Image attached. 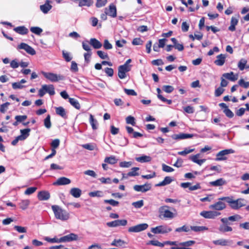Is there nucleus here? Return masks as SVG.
<instances>
[{
    "label": "nucleus",
    "mask_w": 249,
    "mask_h": 249,
    "mask_svg": "<svg viewBox=\"0 0 249 249\" xmlns=\"http://www.w3.org/2000/svg\"><path fill=\"white\" fill-rule=\"evenodd\" d=\"M220 200H225L229 203L230 207L233 210H238L246 205V201L243 198H238L233 200L232 197H222L219 198Z\"/></svg>",
    "instance_id": "1"
},
{
    "label": "nucleus",
    "mask_w": 249,
    "mask_h": 249,
    "mask_svg": "<svg viewBox=\"0 0 249 249\" xmlns=\"http://www.w3.org/2000/svg\"><path fill=\"white\" fill-rule=\"evenodd\" d=\"M55 217L57 219L62 221H66L70 218V213L65 210L62 209L60 207L57 205H53L52 206Z\"/></svg>",
    "instance_id": "2"
},
{
    "label": "nucleus",
    "mask_w": 249,
    "mask_h": 249,
    "mask_svg": "<svg viewBox=\"0 0 249 249\" xmlns=\"http://www.w3.org/2000/svg\"><path fill=\"white\" fill-rule=\"evenodd\" d=\"M46 93H48L50 95L55 94L54 88L53 85H43L38 91V95L43 97Z\"/></svg>",
    "instance_id": "3"
},
{
    "label": "nucleus",
    "mask_w": 249,
    "mask_h": 249,
    "mask_svg": "<svg viewBox=\"0 0 249 249\" xmlns=\"http://www.w3.org/2000/svg\"><path fill=\"white\" fill-rule=\"evenodd\" d=\"M42 74L44 76L51 82H57L59 80H63L65 77L62 75H57L52 72H46L42 71Z\"/></svg>",
    "instance_id": "4"
},
{
    "label": "nucleus",
    "mask_w": 249,
    "mask_h": 249,
    "mask_svg": "<svg viewBox=\"0 0 249 249\" xmlns=\"http://www.w3.org/2000/svg\"><path fill=\"white\" fill-rule=\"evenodd\" d=\"M172 231V229L167 225H160L152 228L151 231L155 234H165Z\"/></svg>",
    "instance_id": "5"
},
{
    "label": "nucleus",
    "mask_w": 249,
    "mask_h": 249,
    "mask_svg": "<svg viewBox=\"0 0 249 249\" xmlns=\"http://www.w3.org/2000/svg\"><path fill=\"white\" fill-rule=\"evenodd\" d=\"M234 150L232 149H225L219 151L216 155V161L225 160L227 159L226 156L234 153Z\"/></svg>",
    "instance_id": "6"
},
{
    "label": "nucleus",
    "mask_w": 249,
    "mask_h": 249,
    "mask_svg": "<svg viewBox=\"0 0 249 249\" xmlns=\"http://www.w3.org/2000/svg\"><path fill=\"white\" fill-rule=\"evenodd\" d=\"M169 207L167 205L161 206L159 209L160 213L164 218L172 219L175 216L174 214L168 210Z\"/></svg>",
    "instance_id": "7"
},
{
    "label": "nucleus",
    "mask_w": 249,
    "mask_h": 249,
    "mask_svg": "<svg viewBox=\"0 0 249 249\" xmlns=\"http://www.w3.org/2000/svg\"><path fill=\"white\" fill-rule=\"evenodd\" d=\"M148 225L146 223H142L129 228L128 231L130 232H139L147 229Z\"/></svg>",
    "instance_id": "8"
},
{
    "label": "nucleus",
    "mask_w": 249,
    "mask_h": 249,
    "mask_svg": "<svg viewBox=\"0 0 249 249\" xmlns=\"http://www.w3.org/2000/svg\"><path fill=\"white\" fill-rule=\"evenodd\" d=\"M221 213L217 211H203L200 213V215L205 218L209 219H214L216 217L220 215Z\"/></svg>",
    "instance_id": "9"
},
{
    "label": "nucleus",
    "mask_w": 249,
    "mask_h": 249,
    "mask_svg": "<svg viewBox=\"0 0 249 249\" xmlns=\"http://www.w3.org/2000/svg\"><path fill=\"white\" fill-rule=\"evenodd\" d=\"M18 49H23L28 53L33 55L36 53V51L31 46H29L25 43H21L18 46Z\"/></svg>",
    "instance_id": "10"
},
{
    "label": "nucleus",
    "mask_w": 249,
    "mask_h": 249,
    "mask_svg": "<svg viewBox=\"0 0 249 249\" xmlns=\"http://www.w3.org/2000/svg\"><path fill=\"white\" fill-rule=\"evenodd\" d=\"M127 221L125 219H118L107 223V225L109 227H116L120 226H124L126 225Z\"/></svg>",
    "instance_id": "11"
},
{
    "label": "nucleus",
    "mask_w": 249,
    "mask_h": 249,
    "mask_svg": "<svg viewBox=\"0 0 249 249\" xmlns=\"http://www.w3.org/2000/svg\"><path fill=\"white\" fill-rule=\"evenodd\" d=\"M130 71L129 67L125 65H121L118 68V76L120 79H124L126 77V72Z\"/></svg>",
    "instance_id": "12"
},
{
    "label": "nucleus",
    "mask_w": 249,
    "mask_h": 249,
    "mask_svg": "<svg viewBox=\"0 0 249 249\" xmlns=\"http://www.w3.org/2000/svg\"><path fill=\"white\" fill-rule=\"evenodd\" d=\"M133 188L134 190L137 192L144 193L151 189V185L149 183H145L142 185H135L134 186Z\"/></svg>",
    "instance_id": "13"
},
{
    "label": "nucleus",
    "mask_w": 249,
    "mask_h": 249,
    "mask_svg": "<svg viewBox=\"0 0 249 249\" xmlns=\"http://www.w3.org/2000/svg\"><path fill=\"white\" fill-rule=\"evenodd\" d=\"M78 239L77 235L74 233H70L68 235L64 236L59 238V242H69L72 241L77 240Z\"/></svg>",
    "instance_id": "14"
},
{
    "label": "nucleus",
    "mask_w": 249,
    "mask_h": 249,
    "mask_svg": "<svg viewBox=\"0 0 249 249\" xmlns=\"http://www.w3.org/2000/svg\"><path fill=\"white\" fill-rule=\"evenodd\" d=\"M216 203L210 205L209 208L211 209L215 210V211H221L225 209L226 208V204L222 202V200H220Z\"/></svg>",
    "instance_id": "15"
},
{
    "label": "nucleus",
    "mask_w": 249,
    "mask_h": 249,
    "mask_svg": "<svg viewBox=\"0 0 249 249\" xmlns=\"http://www.w3.org/2000/svg\"><path fill=\"white\" fill-rule=\"evenodd\" d=\"M194 136L193 134H185L180 133L177 134H173L171 136V138L174 140H182L191 138Z\"/></svg>",
    "instance_id": "16"
},
{
    "label": "nucleus",
    "mask_w": 249,
    "mask_h": 249,
    "mask_svg": "<svg viewBox=\"0 0 249 249\" xmlns=\"http://www.w3.org/2000/svg\"><path fill=\"white\" fill-rule=\"evenodd\" d=\"M105 11L108 14V16L112 18H115L117 16L116 7L113 4H111L108 6V8H106Z\"/></svg>",
    "instance_id": "17"
},
{
    "label": "nucleus",
    "mask_w": 249,
    "mask_h": 249,
    "mask_svg": "<svg viewBox=\"0 0 249 249\" xmlns=\"http://www.w3.org/2000/svg\"><path fill=\"white\" fill-rule=\"evenodd\" d=\"M242 218L241 216L239 214H235L232 216H229L228 218H223L221 219V221L223 224H230L229 221H236L240 220Z\"/></svg>",
    "instance_id": "18"
},
{
    "label": "nucleus",
    "mask_w": 249,
    "mask_h": 249,
    "mask_svg": "<svg viewBox=\"0 0 249 249\" xmlns=\"http://www.w3.org/2000/svg\"><path fill=\"white\" fill-rule=\"evenodd\" d=\"M71 180L66 177H61L58 178L57 180L53 183V185H65L71 183Z\"/></svg>",
    "instance_id": "19"
},
{
    "label": "nucleus",
    "mask_w": 249,
    "mask_h": 249,
    "mask_svg": "<svg viewBox=\"0 0 249 249\" xmlns=\"http://www.w3.org/2000/svg\"><path fill=\"white\" fill-rule=\"evenodd\" d=\"M51 1L46 0L45 3L40 6V10L44 14H47L52 8V6L50 4Z\"/></svg>",
    "instance_id": "20"
},
{
    "label": "nucleus",
    "mask_w": 249,
    "mask_h": 249,
    "mask_svg": "<svg viewBox=\"0 0 249 249\" xmlns=\"http://www.w3.org/2000/svg\"><path fill=\"white\" fill-rule=\"evenodd\" d=\"M226 56L223 54H220L216 56V59L214 61V64L217 66H221L225 62Z\"/></svg>",
    "instance_id": "21"
},
{
    "label": "nucleus",
    "mask_w": 249,
    "mask_h": 249,
    "mask_svg": "<svg viewBox=\"0 0 249 249\" xmlns=\"http://www.w3.org/2000/svg\"><path fill=\"white\" fill-rule=\"evenodd\" d=\"M173 181V179L172 177L169 176L166 177L163 181L159 182L155 185L156 187L164 186L170 184Z\"/></svg>",
    "instance_id": "22"
},
{
    "label": "nucleus",
    "mask_w": 249,
    "mask_h": 249,
    "mask_svg": "<svg viewBox=\"0 0 249 249\" xmlns=\"http://www.w3.org/2000/svg\"><path fill=\"white\" fill-rule=\"evenodd\" d=\"M14 31H15L17 33L21 35H27L29 32L28 29L24 26H20L15 27L14 29Z\"/></svg>",
    "instance_id": "23"
},
{
    "label": "nucleus",
    "mask_w": 249,
    "mask_h": 249,
    "mask_svg": "<svg viewBox=\"0 0 249 249\" xmlns=\"http://www.w3.org/2000/svg\"><path fill=\"white\" fill-rule=\"evenodd\" d=\"M89 43L95 49H98L102 47V44L97 39L91 38L89 40Z\"/></svg>",
    "instance_id": "24"
},
{
    "label": "nucleus",
    "mask_w": 249,
    "mask_h": 249,
    "mask_svg": "<svg viewBox=\"0 0 249 249\" xmlns=\"http://www.w3.org/2000/svg\"><path fill=\"white\" fill-rule=\"evenodd\" d=\"M226 181L222 178H219L215 181H211L209 184L212 186H221L226 184Z\"/></svg>",
    "instance_id": "25"
},
{
    "label": "nucleus",
    "mask_w": 249,
    "mask_h": 249,
    "mask_svg": "<svg viewBox=\"0 0 249 249\" xmlns=\"http://www.w3.org/2000/svg\"><path fill=\"white\" fill-rule=\"evenodd\" d=\"M37 197L40 200H46L49 199L50 195L48 192L41 191L38 193Z\"/></svg>",
    "instance_id": "26"
},
{
    "label": "nucleus",
    "mask_w": 249,
    "mask_h": 249,
    "mask_svg": "<svg viewBox=\"0 0 249 249\" xmlns=\"http://www.w3.org/2000/svg\"><path fill=\"white\" fill-rule=\"evenodd\" d=\"M21 134L18 136L23 141L25 140L30 135L31 129L27 128L20 130Z\"/></svg>",
    "instance_id": "27"
},
{
    "label": "nucleus",
    "mask_w": 249,
    "mask_h": 249,
    "mask_svg": "<svg viewBox=\"0 0 249 249\" xmlns=\"http://www.w3.org/2000/svg\"><path fill=\"white\" fill-rule=\"evenodd\" d=\"M70 194L75 198L79 197L82 194L81 190L78 188H72L70 192Z\"/></svg>",
    "instance_id": "28"
},
{
    "label": "nucleus",
    "mask_w": 249,
    "mask_h": 249,
    "mask_svg": "<svg viewBox=\"0 0 249 249\" xmlns=\"http://www.w3.org/2000/svg\"><path fill=\"white\" fill-rule=\"evenodd\" d=\"M55 112L57 115L61 116L63 118L66 119L67 118V115L66 114L65 109L63 107H56Z\"/></svg>",
    "instance_id": "29"
},
{
    "label": "nucleus",
    "mask_w": 249,
    "mask_h": 249,
    "mask_svg": "<svg viewBox=\"0 0 249 249\" xmlns=\"http://www.w3.org/2000/svg\"><path fill=\"white\" fill-rule=\"evenodd\" d=\"M238 22V20L236 18L232 17L231 20V25L228 28L229 30L231 32L234 31L236 29L235 26L237 24Z\"/></svg>",
    "instance_id": "30"
},
{
    "label": "nucleus",
    "mask_w": 249,
    "mask_h": 249,
    "mask_svg": "<svg viewBox=\"0 0 249 249\" xmlns=\"http://www.w3.org/2000/svg\"><path fill=\"white\" fill-rule=\"evenodd\" d=\"M229 225H230V224H223L222 225H221L219 227V231L222 232L232 231V228L230 226H229Z\"/></svg>",
    "instance_id": "31"
},
{
    "label": "nucleus",
    "mask_w": 249,
    "mask_h": 249,
    "mask_svg": "<svg viewBox=\"0 0 249 249\" xmlns=\"http://www.w3.org/2000/svg\"><path fill=\"white\" fill-rule=\"evenodd\" d=\"M135 159L138 162L143 163L150 161L151 160V158L150 156L144 155L141 157H137Z\"/></svg>",
    "instance_id": "32"
},
{
    "label": "nucleus",
    "mask_w": 249,
    "mask_h": 249,
    "mask_svg": "<svg viewBox=\"0 0 249 249\" xmlns=\"http://www.w3.org/2000/svg\"><path fill=\"white\" fill-rule=\"evenodd\" d=\"M30 203V201L29 199L22 200L19 203V206L20 208L24 210L27 209Z\"/></svg>",
    "instance_id": "33"
},
{
    "label": "nucleus",
    "mask_w": 249,
    "mask_h": 249,
    "mask_svg": "<svg viewBox=\"0 0 249 249\" xmlns=\"http://www.w3.org/2000/svg\"><path fill=\"white\" fill-rule=\"evenodd\" d=\"M69 101L70 103L75 108L77 109H79L80 108V105L76 99L73 98H69Z\"/></svg>",
    "instance_id": "34"
},
{
    "label": "nucleus",
    "mask_w": 249,
    "mask_h": 249,
    "mask_svg": "<svg viewBox=\"0 0 249 249\" xmlns=\"http://www.w3.org/2000/svg\"><path fill=\"white\" fill-rule=\"evenodd\" d=\"M222 76L224 78L232 81H235L237 80V78L235 77L232 71H231L230 73H225L222 75Z\"/></svg>",
    "instance_id": "35"
},
{
    "label": "nucleus",
    "mask_w": 249,
    "mask_h": 249,
    "mask_svg": "<svg viewBox=\"0 0 249 249\" xmlns=\"http://www.w3.org/2000/svg\"><path fill=\"white\" fill-rule=\"evenodd\" d=\"M93 3V1L92 0H81L79 2V6L82 7L84 6H87L89 7L91 6Z\"/></svg>",
    "instance_id": "36"
},
{
    "label": "nucleus",
    "mask_w": 249,
    "mask_h": 249,
    "mask_svg": "<svg viewBox=\"0 0 249 249\" xmlns=\"http://www.w3.org/2000/svg\"><path fill=\"white\" fill-rule=\"evenodd\" d=\"M214 244L216 245H221L222 246H225L228 245L229 241L226 239H221L213 241Z\"/></svg>",
    "instance_id": "37"
},
{
    "label": "nucleus",
    "mask_w": 249,
    "mask_h": 249,
    "mask_svg": "<svg viewBox=\"0 0 249 249\" xmlns=\"http://www.w3.org/2000/svg\"><path fill=\"white\" fill-rule=\"evenodd\" d=\"M118 160L114 156H111L109 157H106L104 161L111 164H114L117 162Z\"/></svg>",
    "instance_id": "38"
},
{
    "label": "nucleus",
    "mask_w": 249,
    "mask_h": 249,
    "mask_svg": "<svg viewBox=\"0 0 249 249\" xmlns=\"http://www.w3.org/2000/svg\"><path fill=\"white\" fill-rule=\"evenodd\" d=\"M247 61L244 59H241L238 64V67L241 71L244 70L245 68H249V67H245Z\"/></svg>",
    "instance_id": "39"
},
{
    "label": "nucleus",
    "mask_w": 249,
    "mask_h": 249,
    "mask_svg": "<svg viewBox=\"0 0 249 249\" xmlns=\"http://www.w3.org/2000/svg\"><path fill=\"white\" fill-rule=\"evenodd\" d=\"M139 167H133L131 169V171L129 172L127 174V176H129V177H133L139 175V173L137 172L138 170H139Z\"/></svg>",
    "instance_id": "40"
},
{
    "label": "nucleus",
    "mask_w": 249,
    "mask_h": 249,
    "mask_svg": "<svg viewBox=\"0 0 249 249\" xmlns=\"http://www.w3.org/2000/svg\"><path fill=\"white\" fill-rule=\"evenodd\" d=\"M190 228L192 230L196 232L203 231L208 229V228L205 226H191Z\"/></svg>",
    "instance_id": "41"
},
{
    "label": "nucleus",
    "mask_w": 249,
    "mask_h": 249,
    "mask_svg": "<svg viewBox=\"0 0 249 249\" xmlns=\"http://www.w3.org/2000/svg\"><path fill=\"white\" fill-rule=\"evenodd\" d=\"M30 31L37 35H40L42 32V29L38 27H32L30 28Z\"/></svg>",
    "instance_id": "42"
},
{
    "label": "nucleus",
    "mask_w": 249,
    "mask_h": 249,
    "mask_svg": "<svg viewBox=\"0 0 249 249\" xmlns=\"http://www.w3.org/2000/svg\"><path fill=\"white\" fill-rule=\"evenodd\" d=\"M27 116L26 115H19V116H16L15 117V119L16 120V121L14 122L13 124H17L18 122H22L24 121L27 119Z\"/></svg>",
    "instance_id": "43"
},
{
    "label": "nucleus",
    "mask_w": 249,
    "mask_h": 249,
    "mask_svg": "<svg viewBox=\"0 0 249 249\" xmlns=\"http://www.w3.org/2000/svg\"><path fill=\"white\" fill-rule=\"evenodd\" d=\"M85 149L92 151L95 149L96 145L94 143H87L82 145Z\"/></svg>",
    "instance_id": "44"
},
{
    "label": "nucleus",
    "mask_w": 249,
    "mask_h": 249,
    "mask_svg": "<svg viewBox=\"0 0 249 249\" xmlns=\"http://www.w3.org/2000/svg\"><path fill=\"white\" fill-rule=\"evenodd\" d=\"M89 195L91 197H102L103 196V193L101 191L89 192Z\"/></svg>",
    "instance_id": "45"
},
{
    "label": "nucleus",
    "mask_w": 249,
    "mask_h": 249,
    "mask_svg": "<svg viewBox=\"0 0 249 249\" xmlns=\"http://www.w3.org/2000/svg\"><path fill=\"white\" fill-rule=\"evenodd\" d=\"M190 228L188 226H187L186 225H183V226L181 227L178 228L176 229L175 231L180 232H188L190 231Z\"/></svg>",
    "instance_id": "46"
},
{
    "label": "nucleus",
    "mask_w": 249,
    "mask_h": 249,
    "mask_svg": "<svg viewBox=\"0 0 249 249\" xmlns=\"http://www.w3.org/2000/svg\"><path fill=\"white\" fill-rule=\"evenodd\" d=\"M104 202L106 204H109L112 206H117L119 202L117 201L114 200L113 199H105L104 200Z\"/></svg>",
    "instance_id": "47"
},
{
    "label": "nucleus",
    "mask_w": 249,
    "mask_h": 249,
    "mask_svg": "<svg viewBox=\"0 0 249 249\" xmlns=\"http://www.w3.org/2000/svg\"><path fill=\"white\" fill-rule=\"evenodd\" d=\"M124 243V242L121 239H114L111 243L112 246L119 247L122 246Z\"/></svg>",
    "instance_id": "48"
},
{
    "label": "nucleus",
    "mask_w": 249,
    "mask_h": 249,
    "mask_svg": "<svg viewBox=\"0 0 249 249\" xmlns=\"http://www.w3.org/2000/svg\"><path fill=\"white\" fill-rule=\"evenodd\" d=\"M147 245H152L155 246H158L160 247H163L164 246V244L161 243L157 240H151L149 241L147 244Z\"/></svg>",
    "instance_id": "49"
},
{
    "label": "nucleus",
    "mask_w": 249,
    "mask_h": 249,
    "mask_svg": "<svg viewBox=\"0 0 249 249\" xmlns=\"http://www.w3.org/2000/svg\"><path fill=\"white\" fill-rule=\"evenodd\" d=\"M97 53L98 55L99 56V57L101 59H109V57H108L107 53H105L104 52H103L102 51H98L97 52Z\"/></svg>",
    "instance_id": "50"
},
{
    "label": "nucleus",
    "mask_w": 249,
    "mask_h": 249,
    "mask_svg": "<svg viewBox=\"0 0 249 249\" xmlns=\"http://www.w3.org/2000/svg\"><path fill=\"white\" fill-rule=\"evenodd\" d=\"M162 89L166 93H170L173 91L174 88L170 85H164L162 87Z\"/></svg>",
    "instance_id": "51"
},
{
    "label": "nucleus",
    "mask_w": 249,
    "mask_h": 249,
    "mask_svg": "<svg viewBox=\"0 0 249 249\" xmlns=\"http://www.w3.org/2000/svg\"><path fill=\"white\" fill-rule=\"evenodd\" d=\"M89 43L88 41H83L82 42V47L83 49L87 52H91V50Z\"/></svg>",
    "instance_id": "52"
},
{
    "label": "nucleus",
    "mask_w": 249,
    "mask_h": 249,
    "mask_svg": "<svg viewBox=\"0 0 249 249\" xmlns=\"http://www.w3.org/2000/svg\"><path fill=\"white\" fill-rule=\"evenodd\" d=\"M62 55L66 61L70 62L71 61L72 57L70 56L69 53L65 51H63Z\"/></svg>",
    "instance_id": "53"
},
{
    "label": "nucleus",
    "mask_w": 249,
    "mask_h": 249,
    "mask_svg": "<svg viewBox=\"0 0 249 249\" xmlns=\"http://www.w3.org/2000/svg\"><path fill=\"white\" fill-rule=\"evenodd\" d=\"M238 83L239 86L245 89H247L249 87V82H245L243 79H240Z\"/></svg>",
    "instance_id": "54"
},
{
    "label": "nucleus",
    "mask_w": 249,
    "mask_h": 249,
    "mask_svg": "<svg viewBox=\"0 0 249 249\" xmlns=\"http://www.w3.org/2000/svg\"><path fill=\"white\" fill-rule=\"evenodd\" d=\"M195 243V241L193 240L187 241L186 242H180L179 243V246H184V247H189L191 246Z\"/></svg>",
    "instance_id": "55"
},
{
    "label": "nucleus",
    "mask_w": 249,
    "mask_h": 249,
    "mask_svg": "<svg viewBox=\"0 0 249 249\" xmlns=\"http://www.w3.org/2000/svg\"><path fill=\"white\" fill-rule=\"evenodd\" d=\"M144 202L142 200H141L132 203V205L136 208H141L143 206Z\"/></svg>",
    "instance_id": "56"
},
{
    "label": "nucleus",
    "mask_w": 249,
    "mask_h": 249,
    "mask_svg": "<svg viewBox=\"0 0 249 249\" xmlns=\"http://www.w3.org/2000/svg\"><path fill=\"white\" fill-rule=\"evenodd\" d=\"M36 189L37 188L36 187H29L25 190L24 194L26 195H31L34 193Z\"/></svg>",
    "instance_id": "57"
},
{
    "label": "nucleus",
    "mask_w": 249,
    "mask_h": 249,
    "mask_svg": "<svg viewBox=\"0 0 249 249\" xmlns=\"http://www.w3.org/2000/svg\"><path fill=\"white\" fill-rule=\"evenodd\" d=\"M194 151V149H188L185 148L183 151L178 152V154L179 155L185 156L188 154H189Z\"/></svg>",
    "instance_id": "58"
},
{
    "label": "nucleus",
    "mask_w": 249,
    "mask_h": 249,
    "mask_svg": "<svg viewBox=\"0 0 249 249\" xmlns=\"http://www.w3.org/2000/svg\"><path fill=\"white\" fill-rule=\"evenodd\" d=\"M162 169L165 172H172L174 171V169L173 168L165 164H162Z\"/></svg>",
    "instance_id": "59"
},
{
    "label": "nucleus",
    "mask_w": 249,
    "mask_h": 249,
    "mask_svg": "<svg viewBox=\"0 0 249 249\" xmlns=\"http://www.w3.org/2000/svg\"><path fill=\"white\" fill-rule=\"evenodd\" d=\"M135 118L132 116H129L126 118V123L127 124H135Z\"/></svg>",
    "instance_id": "60"
},
{
    "label": "nucleus",
    "mask_w": 249,
    "mask_h": 249,
    "mask_svg": "<svg viewBox=\"0 0 249 249\" xmlns=\"http://www.w3.org/2000/svg\"><path fill=\"white\" fill-rule=\"evenodd\" d=\"M71 70L74 72L78 71V68L77 63L75 61H72L71 66Z\"/></svg>",
    "instance_id": "61"
},
{
    "label": "nucleus",
    "mask_w": 249,
    "mask_h": 249,
    "mask_svg": "<svg viewBox=\"0 0 249 249\" xmlns=\"http://www.w3.org/2000/svg\"><path fill=\"white\" fill-rule=\"evenodd\" d=\"M224 89H223L221 87L215 89L214 95L216 97L220 96L224 91Z\"/></svg>",
    "instance_id": "62"
},
{
    "label": "nucleus",
    "mask_w": 249,
    "mask_h": 249,
    "mask_svg": "<svg viewBox=\"0 0 249 249\" xmlns=\"http://www.w3.org/2000/svg\"><path fill=\"white\" fill-rule=\"evenodd\" d=\"M124 91L128 95L136 96L137 95L136 92L134 89H124Z\"/></svg>",
    "instance_id": "63"
},
{
    "label": "nucleus",
    "mask_w": 249,
    "mask_h": 249,
    "mask_svg": "<svg viewBox=\"0 0 249 249\" xmlns=\"http://www.w3.org/2000/svg\"><path fill=\"white\" fill-rule=\"evenodd\" d=\"M105 71L107 75V76L109 77H112L114 74V71L113 69L111 68H106L105 69Z\"/></svg>",
    "instance_id": "64"
}]
</instances>
